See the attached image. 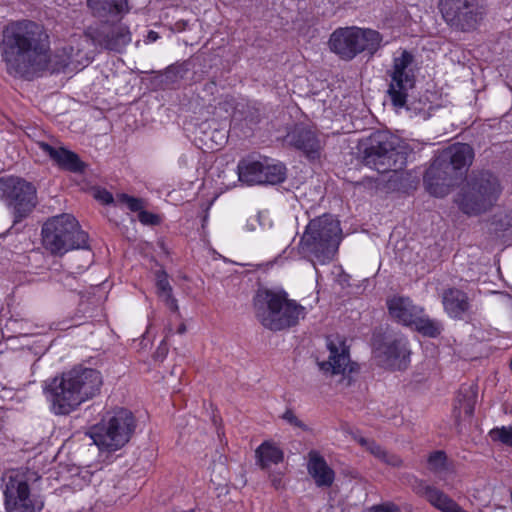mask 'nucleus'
Instances as JSON below:
<instances>
[{"label":"nucleus","instance_id":"nucleus-1","mask_svg":"<svg viewBox=\"0 0 512 512\" xmlns=\"http://www.w3.org/2000/svg\"><path fill=\"white\" fill-rule=\"evenodd\" d=\"M49 37L44 28L30 20L13 21L7 24L1 35L0 55L11 75H22L30 71L48 69L59 72L74 62L80 50L74 48L65 54L50 57Z\"/></svg>","mask_w":512,"mask_h":512},{"label":"nucleus","instance_id":"nucleus-2","mask_svg":"<svg viewBox=\"0 0 512 512\" xmlns=\"http://www.w3.org/2000/svg\"><path fill=\"white\" fill-rule=\"evenodd\" d=\"M101 373L92 368L75 367L55 377L44 389L55 415H68L82 403L95 397L101 389Z\"/></svg>","mask_w":512,"mask_h":512},{"label":"nucleus","instance_id":"nucleus-3","mask_svg":"<svg viewBox=\"0 0 512 512\" xmlns=\"http://www.w3.org/2000/svg\"><path fill=\"white\" fill-rule=\"evenodd\" d=\"M341 241L342 229L339 220L324 214L309 221L298 247L316 268L317 263L324 265L335 258Z\"/></svg>","mask_w":512,"mask_h":512},{"label":"nucleus","instance_id":"nucleus-4","mask_svg":"<svg viewBox=\"0 0 512 512\" xmlns=\"http://www.w3.org/2000/svg\"><path fill=\"white\" fill-rule=\"evenodd\" d=\"M254 308L259 322L273 331L294 326L306 315L305 307L290 299L282 288L258 290L254 298Z\"/></svg>","mask_w":512,"mask_h":512},{"label":"nucleus","instance_id":"nucleus-5","mask_svg":"<svg viewBox=\"0 0 512 512\" xmlns=\"http://www.w3.org/2000/svg\"><path fill=\"white\" fill-rule=\"evenodd\" d=\"M136 420L131 411L117 408L105 413L101 421L87 431V435L101 452H115L131 439Z\"/></svg>","mask_w":512,"mask_h":512},{"label":"nucleus","instance_id":"nucleus-6","mask_svg":"<svg viewBox=\"0 0 512 512\" xmlns=\"http://www.w3.org/2000/svg\"><path fill=\"white\" fill-rule=\"evenodd\" d=\"M89 238L71 214H61L47 220L42 227V243L53 254L73 249H87Z\"/></svg>","mask_w":512,"mask_h":512},{"label":"nucleus","instance_id":"nucleus-7","mask_svg":"<svg viewBox=\"0 0 512 512\" xmlns=\"http://www.w3.org/2000/svg\"><path fill=\"white\" fill-rule=\"evenodd\" d=\"M32 473L22 469L7 471L2 477V492L6 512H41L43 501L31 493Z\"/></svg>","mask_w":512,"mask_h":512},{"label":"nucleus","instance_id":"nucleus-8","mask_svg":"<svg viewBox=\"0 0 512 512\" xmlns=\"http://www.w3.org/2000/svg\"><path fill=\"white\" fill-rule=\"evenodd\" d=\"M381 42L382 36L376 30L344 27L336 29L330 35L328 46L340 58L351 60L363 51L375 52Z\"/></svg>","mask_w":512,"mask_h":512},{"label":"nucleus","instance_id":"nucleus-9","mask_svg":"<svg viewBox=\"0 0 512 512\" xmlns=\"http://www.w3.org/2000/svg\"><path fill=\"white\" fill-rule=\"evenodd\" d=\"M438 8L451 29L465 33L476 31L486 14L481 0H439Z\"/></svg>","mask_w":512,"mask_h":512},{"label":"nucleus","instance_id":"nucleus-10","mask_svg":"<svg viewBox=\"0 0 512 512\" xmlns=\"http://www.w3.org/2000/svg\"><path fill=\"white\" fill-rule=\"evenodd\" d=\"M413 62L414 57L407 50L400 49L394 53L392 67L389 71L388 94L395 107L405 106L409 92L415 86Z\"/></svg>","mask_w":512,"mask_h":512},{"label":"nucleus","instance_id":"nucleus-11","mask_svg":"<svg viewBox=\"0 0 512 512\" xmlns=\"http://www.w3.org/2000/svg\"><path fill=\"white\" fill-rule=\"evenodd\" d=\"M501 193L498 179L492 174L476 179L458 200L460 209L468 215H479L490 209Z\"/></svg>","mask_w":512,"mask_h":512},{"label":"nucleus","instance_id":"nucleus-12","mask_svg":"<svg viewBox=\"0 0 512 512\" xmlns=\"http://www.w3.org/2000/svg\"><path fill=\"white\" fill-rule=\"evenodd\" d=\"M0 197L12 210L15 221L26 217L36 206V189L26 180L9 176L0 179Z\"/></svg>","mask_w":512,"mask_h":512},{"label":"nucleus","instance_id":"nucleus-13","mask_svg":"<svg viewBox=\"0 0 512 512\" xmlns=\"http://www.w3.org/2000/svg\"><path fill=\"white\" fill-rule=\"evenodd\" d=\"M397 138L386 131L372 133L364 148V158L368 165L379 172H386L395 163L393 159Z\"/></svg>","mask_w":512,"mask_h":512},{"label":"nucleus","instance_id":"nucleus-14","mask_svg":"<svg viewBox=\"0 0 512 512\" xmlns=\"http://www.w3.org/2000/svg\"><path fill=\"white\" fill-rule=\"evenodd\" d=\"M327 349L329 352L328 359L319 363V368L323 372L345 376L357 370L356 363L350 359L349 348L343 337L338 335L328 337Z\"/></svg>","mask_w":512,"mask_h":512},{"label":"nucleus","instance_id":"nucleus-15","mask_svg":"<svg viewBox=\"0 0 512 512\" xmlns=\"http://www.w3.org/2000/svg\"><path fill=\"white\" fill-rule=\"evenodd\" d=\"M379 361L394 369H403L409 358L408 341L405 338H387L374 344Z\"/></svg>","mask_w":512,"mask_h":512},{"label":"nucleus","instance_id":"nucleus-16","mask_svg":"<svg viewBox=\"0 0 512 512\" xmlns=\"http://www.w3.org/2000/svg\"><path fill=\"white\" fill-rule=\"evenodd\" d=\"M412 489L441 512H468L442 490L424 481L415 480Z\"/></svg>","mask_w":512,"mask_h":512},{"label":"nucleus","instance_id":"nucleus-17","mask_svg":"<svg viewBox=\"0 0 512 512\" xmlns=\"http://www.w3.org/2000/svg\"><path fill=\"white\" fill-rule=\"evenodd\" d=\"M387 308L390 317L399 324L412 327L418 314L424 311L408 297L393 296L387 300Z\"/></svg>","mask_w":512,"mask_h":512},{"label":"nucleus","instance_id":"nucleus-18","mask_svg":"<svg viewBox=\"0 0 512 512\" xmlns=\"http://www.w3.org/2000/svg\"><path fill=\"white\" fill-rule=\"evenodd\" d=\"M474 152L471 146L464 143H456L442 152L441 156L434 162L427 175L434 174L441 161L449 160L455 171L466 170L472 163Z\"/></svg>","mask_w":512,"mask_h":512},{"label":"nucleus","instance_id":"nucleus-19","mask_svg":"<svg viewBox=\"0 0 512 512\" xmlns=\"http://www.w3.org/2000/svg\"><path fill=\"white\" fill-rule=\"evenodd\" d=\"M286 141L312 159L319 157L322 149V143L315 132L302 126H296L288 132Z\"/></svg>","mask_w":512,"mask_h":512},{"label":"nucleus","instance_id":"nucleus-20","mask_svg":"<svg viewBox=\"0 0 512 512\" xmlns=\"http://www.w3.org/2000/svg\"><path fill=\"white\" fill-rule=\"evenodd\" d=\"M36 146L62 169L77 172L83 168V164L78 156L62 146L44 141L36 142Z\"/></svg>","mask_w":512,"mask_h":512},{"label":"nucleus","instance_id":"nucleus-21","mask_svg":"<svg viewBox=\"0 0 512 512\" xmlns=\"http://www.w3.org/2000/svg\"><path fill=\"white\" fill-rule=\"evenodd\" d=\"M307 470L318 487H330L334 482L333 469L317 451L309 452Z\"/></svg>","mask_w":512,"mask_h":512},{"label":"nucleus","instance_id":"nucleus-22","mask_svg":"<svg viewBox=\"0 0 512 512\" xmlns=\"http://www.w3.org/2000/svg\"><path fill=\"white\" fill-rule=\"evenodd\" d=\"M442 303L445 312L454 319H462L470 308L467 294L455 288L444 291Z\"/></svg>","mask_w":512,"mask_h":512},{"label":"nucleus","instance_id":"nucleus-23","mask_svg":"<svg viewBox=\"0 0 512 512\" xmlns=\"http://www.w3.org/2000/svg\"><path fill=\"white\" fill-rule=\"evenodd\" d=\"M476 401L477 394L471 387L460 390L453 407L455 419L459 422L470 419L474 414Z\"/></svg>","mask_w":512,"mask_h":512},{"label":"nucleus","instance_id":"nucleus-24","mask_svg":"<svg viewBox=\"0 0 512 512\" xmlns=\"http://www.w3.org/2000/svg\"><path fill=\"white\" fill-rule=\"evenodd\" d=\"M256 463L261 469L269 470L284 460L283 451L273 442L265 441L255 450Z\"/></svg>","mask_w":512,"mask_h":512},{"label":"nucleus","instance_id":"nucleus-25","mask_svg":"<svg viewBox=\"0 0 512 512\" xmlns=\"http://www.w3.org/2000/svg\"><path fill=\"white\" fill-rule=\"evenodd\" d=\"M87 3L99 17L117 16L128 11L127 0H87Z\"/></svg>","mask_w":512,"mask_h":512},{"label":"nucleus","instance_id":"nucleus-26","mask_svg":"<svg viewBox=\"0 0 512 512\" xmlns=\"http://www.w3.org/2000/svg\"><path fill=\"white\" fill-rule=\"evenodd\" d=\"M265 159L263 161L241 162L238 165L239 180L248 184H263V172Z\"/></svg>","mask_w":512,"mask_h":512},{"label":"nucleus","instance_id":"nucleus-27","mask_svg":"<svg viewBox=\"0 0 512 512\" xmlns=\"http://www.w3.org/2000/svg\"><path fill=\"white\" fill-rule=\"evenodd\" d=\"M412 327L423 336L430 338L439 336L443 330L441 322L430 318L424 311L417 315Z\"/></svg>","mask_w":512,"mask_h":512},{"label":"nucleus","instance_id":"nucleus-28","mask_svg":"<svg viewBox=\"0 0 512 512\" xmlns=\"http://www.w3.org/2000/svg\"><path fill=\"white\" fill-rule=\"evenodd\" d=\"M263 184H278L286 178V168L280 162L265 159V169L263 172Z\"/></svg>","mask_w":512,"mask_h":512},{"label":"nucleus","instance_id":"nucleus-29","mask_svg":"<svg viewBox=\"0 0 512 512\" xmlns=\"http://www.w3.org/2000/svg\"><path fill=\"white\" fill-rule=\"evenodd\" d=\"M359 444L363 446L367 451H369L376 458L380 459L384 463L391 466H399L401 464V459L395 455H389L385 450H383L379 445H377L374 441L359 438Z\"/></svg>","mask_w":512,"mask_h":512},{"label":"nucleus","instance_id":"nucleus-30","mask_svg":"<svg viewBox=\"0 0 512 512\" xmlns=\"http://www.w3.org/2000/svg\"><path fill=\"white\" fill-rule=\"evenodd\" d=\"M156 286L159 298L169 309L175 312L178 311V304L176 299L172 296V288L166 274L162 273L157 276Z\"/></svg>","mask_w":512,"mask_h":512},{"label":"nucleus","instance_id":"nucleus-31","mask_svg":"<svg viewBox=\"0 0 512 512\" xmlns=\"http://www.w3.org/2000/svg\"><path fill=\"white\" fill-rule=\"evenodd\" d=\"M131 41L130 32L127 27H118L117 32L112 34L106 41V48L111 50H119Z\"/></svg>","mask_w":512,"mask_h":512},{"label":"nucleus","instance_id":"nucleus-32","mask_svg":"<svg viewBox=\"0 0 512 512\" xmlns=\"http://www.w3.org/2000/svg\"><path fill=\"white\" fill-rule=\"evenodd\" d=\"M438 481L442 482L443 486L448 489L456 488L461 482L455 466L451 463L440 474L435 477Z\"/></svg>","mask_w":512,"mask_h":512},{"label":"nucleus","instance_id":"nucleus-33","mask_svg":"<svg viewBox=\"0 0 512 512\" xmlns=\"http://www.w3.org/2000/svg\"><path fill=\"white\" fill-rule=\"evenodd\" d=\"M451 462H448L445 453L437 451L431 454L428 458L427 467L435 477L440 474L441 470H444Z\"/></svg>","mask_w":512,"mask_h":512},{"label":"nucleus","instance_id":"nucleus-34","mask_svg":"<svg viewBox=\"0 0 512 512\" xmlns=\"http://www.w3.org/2000/svg\"><path fill=\"white\" fill-rule=\"evenodd\" d=\"M489 435L493 441L512 446V426L492 429Z\"/></svg>","mask_w":512,"mask_h":512},{"label":"nucleus","instance_id":"nucleus-35","mask_svg":"<svg viewBox=\"0 0 512 512\" xmlns=\"http://www.w3.org/2000/svg\"><path fill=\"white\" fill-rule=\"evenodd\" d=\"M115 204L120 205H126L128 209L131 211H141L143 208V201L139 198H135L132 196H129L127 194H118L116 196Z\"/></svg>","mask_w":512,"mask_h":512},{"label":"nucleus","instance_id":"nucleus-36","mask_svg":"<svg viewBox=\"0 0 512 512\" xmlns=\"http://www.w3.org/2000/svg\"><path fill=\"white\" fill-rule=\"evenodd\" d=\"M367 512H401V508L392 501H386L371 506Z\"/></svg>","mask_w":512,"mask_h":512},{"label":"nucleus","instance_id":"nucleus-37","mask_svg":"<svg viewBox=\"0 0 512 512\" xmlns=\"http://www.w3.org/2000/svg\"><path fill=\"white\" fill-rule=\"evenodd\" d=\"M139 221L144 225H157L161 222V218L148 211L141 210L138 214Z\"/></svg>","mask_w":512,"mask_h":512},{"label":"nucleus","instance_id":"nucleus-38","mask_svg":"<svg viewBox=\"0 0 512 512\" xmlns=\"http://www.w3.org/2000/svg\"><path fill=\"white\" fill-rule=\"evenodd\" d=\"M94 197L103 204L115 203L116 200V198L114 199L113 195L105 189L96 190L94 193Z\"/></svg>","mask_w":512,"mask_h":512},{"label":"nucleus","instance_id":"nucleus-39","mask_svg":"<svg viewBox=\"0 0 512 512\" xmlns=\"http://www.w3.org/2000/svg\"><path fill=\"white\" fill-rule=\"evenodd\" d=\"M283 474L282 473H270L269 479L275 489H281L283 487Z\"/></svg>","mask_w":512,"mask_h":512},{"label":"nucleus","instance_id":"nucleus-40","mask_svg":"<svg viewBox=\"0 0 512 512\" xmlns=\"http://www.w3.org/2000/svg\"><path fill=\"white\" fill-rule=\"evenodd\" d=\"M91 512H111V506L106 505L102 501H97L91 508Z\"/></svg>","mask_w":512,"mask_h":512},{"label":"nucleus","instance_id":"nucleus-41","mask_svg":"<svg viewBox=\"0 0 512 512\" xmlns=\"http://www.w3.org/2000/svg\"><path fill=\"white\" fill-rule=\"evenodd\" d=\"M159 39V34L153 30H150L147 34L146 43H153Z\"/></svg>","mask_w":512,"mask_h":512},{"label":"nucleus","instance_id":"nucleus-42","mask_svg":"<svg viewBox=\"0 0 512 512\" xmlns=\"http://www.w3.org/2000/svg\"><path fill=\"white\" fill-rule=\"evenodd\" d=\"M429 190L435 196H442L444 194V192H437L435 189L432 188V185L429 186Z\"/></svg>","mask_w":512,"mask_h":512},{"label":"nucleus","instance_id":"nucleus-43","mask_svg":"<svg viewBox=\"0 0 512 512\" xmlns=\"http://www.w3.org/2000/svg\"><path fill=\"white\" fill-rule=\"evenodd\" d=\"M185 331H186V327H185V325H183V324H182V325L179 327L178 332L182 334V333H184Z\"/></svg>","mask_w":512,"mask_h":512},{"label":"nucleus","instance_id":"nucleus-44","mask_svg":"<svg viewBox=\"0 0 512 512\" xmlns=\"http://www.w3.org/2000/svg\"><path fill=\"white\" fill-rule=\"evenodd\" d=\"M82 42H88L87 37L82 38Z\"/></svg>","mask_w":512,"mask_h":512},{"label":"nucleus","instance_id":"nucleus-45","mask_svg":"<svg viewBox=\"0 0 512 512\" xmlns=\"http://www.w3.org/2000/svg\"><path fill=\"white\" fill-rule=\"evenodd\" d=\"M292 418H293V417L286 416V419H288V420H290V421H292Z\"/></svg>","mask_w":512,"mask_h":512},{"label":"nucleus","instance_id":"nucleus-46","mask_svg":"<svg viewBox=\"0 0 512 512\" xmlns=\"http://www.w3.org/2000/svg\"><path fill=\"white\" fill-rule=\"evenodd\" d=\"M292 418H293V417L286 416V419H288V420H290V421H292Z\"/></svg>","mask_w":512,"mask_h":512},{"label":"nucleus","instance_id":"nucleus-47","mask_svg":"<svg viewBox=\"0 0 512 512\" xmlns=\"http://www.w3.org/2000/svg\"><path fill=\"white\" fill-rule=\"evenodd\" d=\"M510 366H511V370H512V360H511V364H510Z\"/></svg>","mask_w":512,"mask_h":512}]
</instances>
